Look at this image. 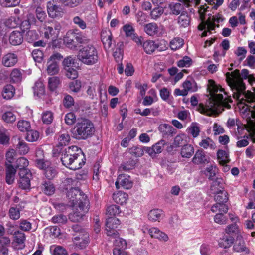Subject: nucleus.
I'll return each instance as SVG.
<instances>
[{
  "mask_svg": "<svg viewBox=\"0 0 255 255\" xmlns=\"http://www.w3.org/2000/svg\"><path fill=\"white\" fill-rule=\"evenodd\" d=\"M63 59V56L59 53H53L49 58L47 61V72L49 75H53L59 72L58 63Z\"/></svg>",
  "mask_w": 255,
  "mask_h": 255,
  "instance_id": "nucleus-8",
  "label": "nucleus"
},
{
  "mask_svg": "<svg viewBox=\"0 0 255 255\" xmlns=\"http://www.w3.org/2000/svg\"><path fill=\"white\" fill-rule=\"evenodd\" d=\"M142 46L144 52L147 54H152L158 48V45L155 41L151 40H147L143 41V38L141 36V44H137Z\"/></svg>",
  "mask_w": 255,
  "mask_h": 255,
  "instance_id": "nucleus-19",
  "label": "nucleus"
},
{
  "mask_svg": "<svg viewBox=\"0 0 255 255\" xmlns=\"http://www.w3.org/2000/svg\"><path fill=\"white\" fill-rule=\"evenodd\" d=\"M77 57L82 63L88 66L96 64L99 60L98 51L92 45H88L81 48Z\"/></svg>",
  "mask_w": 255,
  "mask_h": 255,
  "instance_id": "nucleus-6",
  "label": "nucleus"
},
{
  "mask_svg": "<svg viewBox=\"0 0 255 255\" xmlns=\"http://www.w3.org/2000/svg\"><path fill=\"white\" fill-rule=\"evenodd\" d=\"M158 130L164 138L172 136L177 132L176 129L172 126L167 124H160L158 127Z\"/></svg>",
  "mask_w": 255,
  "mask_h": 255,
  "instance_id": "nucleus-16",
  "label": "nucleus"
},
{
  "mask_svg": "<svg viewBox=\"0 0 255 255\" xmlns=\"http://www.w3.org/2000/svg\"><path fill=\"white\" fill-rule=\"evenodd\" d=\"M18 61V57L13 53H8L2 58V64L7 67L14 66Z\"/></svg>",
  "mask_w": 255,
  "mask_h": 255,
  "instance_id": "nucleus-21",
  "label": "nucleus"
},
{
  "mask_svg": "<svg viewBox=\"0 0 255 255\" xmlns=\"http://www.w3.org/2000/svg\"><path fill=\"white\" fill-rule=\"evenodd\" d=\"M233 249L236 252H249V250L246 247L245 242L242 239H239L236 241Z\"/></svg>",
  "mask_w": 255,
  "mask_h": 255,
  "instance_id": "nucleus-40",
  "label": "nucleus"
},
{
  "mask_svg": "<svg viewBox=\"0 0 255 255\" xmlns=\"http://www.w3.org/2000/svg\"><path fill=\"white\" fill-rule=\"evenodd\" d=\"M53 114L50 111H44L41 115L42 121L45 124H51L53 120Z\"/></svg>",
  "mask_w": 255,
  "mask_h": 255,
  "instance_id": "nucleus-48",
  "label": "nucleus"
},
{
  "mask_svg": "<svg viewBox=\"0 0 255 255\" xmlns=\"http://www.w3.org/2000/svg\"><path fill=\"white\" fill-rule=\"evenodd\" d=\"M21 20L17 16H12L6 19L4 24L8 28H14L18 26Z\"/></svg>",
  "mask_w": 255,
  "mask_h": 255,
  "instance_id": "nucleus-34",
  "label": "nucleus"
},
{
  "mask_svg": "<svg viewBox=\"0 0 255 255\" xmlns=\"http://www.w3.org/2000/svg\"><path fill=\"white\" fill-rule=\"evenodd\" d=\"M225 232L228 234L239 235L241 233V230L237 224H232L226 227Z\"/></svg>",
  "mask_w": 255,
  "mask_h": 255,
  "instance_id": "nucleus-45",
  "label": "nucleus"
},
{
  "mask_svg": "<svg viewBox=\"0 0 255 255\" xmlns=\"http://www.w3.org/2000/svg\"><path fill=\"white\" fill-rule=\"evenodd\" d=\"M72 21L75 25H77L82 30H84L87 28L86 22L78 16L74 17L72 19Z\"/></svg>",
  "mask_w": 255,
  "mask_h": 255,
  "instance_id": "nucleus-62",
  "label": "nucleus"
},
{
  "mask_svg": "<svg viewBox=\"0 0 255 255\" xmlns=\"http://www.w3.org/2000/svg\"><path fill=\"white\" fill-rule=\"evenodd\" d=\"M164 12V9L162 6L155 7L150 12V16L154 20L157 19Z\"/></svg>",
  "mask_w": 255,
  "mask_h": 255,
  "instance_id": "nucleus-63",
  "label": "nucleus"
},
{
  "mask_svg": "<svg viewBox=\"0 0 255 255\" xmlns=\"http://www.w3.org/2000/svg\"><path fill=\"white\" fill-rule=\"evenodd\" d=\"M20 207L18 206L10 207L8 211L9 218L13 220L19 219L20 217Z\"/></svg>",
  "mask_w": 255,
  "mask_h": 255,
  "instance_id": "nucleus-44",
  "label": "nucleus"
},
{
  "mask_svg": "<svg viewBox=\"0 0 255 255\" xmlns=\"http://www.w3.org/2000/svg\"><path fill=\"white\" fill-rule=\"evenodd\" d=\"M41 190L47 195H52L55 190V188L53 184L49 181H44L42 183Z\"/></svg>",
  "mask_w": 255,
  "mask_h": 255,
  "instance_id": "nucleus-36",
  "label": "nucleus"
},
{
  "mask_svg": "<svg viewBox=\"0 0 255 255\" xmlns=\"http://www.w3.org/2000/svg\"><path fill=\"white\" fill-rule=\"evenodd\" d=\"M112 237H113L115 239L114 241V244L116 247L119 248L120 249H124L126 248L127 243L126 240L123 238H120L118 235V233L116 236L113 235Z\"/></svg>",
  "mask_w": 255,
  "mask_h": 255,
  "instance_id": "nucleus-54",
  "label": "nucleus"
},
{
  "mask_svg": "<svg viewBox=\"0 0 255 255\" xmlns=\"http://www.w3.org/2000/svg\"><path fill=\"white\" fill-rule=\"evenodd\" d=\"M34 93L38 97H40L43 95L44 93V87L43 84L40 82H37L35 84V86L33 87Z\"/></svg>",
  "mask_w": 255,
  "mask_h": 255,
  "instance_id": "nucleus-60",
  "label": "nucleus"
},
{
  "mask_svg": "<svg viewBox=\"0 0 255 255\" xmlns=\"http://www.w3.org/2000/svg\"><path fill=\"white\" fill-rule=\"evenodd\" d=\"M164 216V212L161 209H153L148 214V219L152 222H160Z\"/></svg>",
  "mask_w": 255,
  "mask_h": 255,
  "instance_id": "nucleus-26",
  "label": "nucleus"
},
{
  "mask_svg": "<svg viewBox=\"0 0 255 255\" xmlns=\"http://www.w3.org/2000/svg\"><path fill=\"white\" fill-rule=\"evenodd\" d=\"M194 153V148L193 146L189 144L185 145L181 149L180 154L184 158L191 157Z\"/></svg>",
  "mask_w": 255,
  "mask_h": 255,
  "instance_id": "nucleus-38",
  "label": "nucleus"
},
{
  "mask_svg": "<svg viewBox=\"0 0 255 255\" xmlns=\"http://www.w3.org/2000/svg\"><path fill=\"white\" fill-rule=\"evenodd\" d=\"M144 31L149 36H154L159 32V28L156 23L151 22L145 25Z\"/></svg>",
  "mask_w": 255,
  "mask_h": 255,
  "instance_id": "nucleus-31",
  "label": "nucleus"
},
{
  "mask_svg": "<svg viewBox=\"0 0 255 255\" xmlns=\"http://www.w3.org/2000/svg\"><path fill=\"white\" fill-rule=\"evenodd\" d=\"M115 185L117 189L120 188V185L124 188L129 189L132 187L133 182L128 175L123 174L118 176Z\"/></svg>",
  "mask_w": 255,
  "mask_h": 255,
  "instance_id": "nucleus-12",
  "label": "nucleus"
},
{
  "mask_svg": "<svg viewBox=\"0 0 255 255\" xmlns=\"http://www.w3.org/2000/svg\"><path fill=\"white\" fill-rule=\"evenodd\" d=\"M190 22V18L187 13H182L178 17V23L182 26L187 27Z\"/></svg>",
  "mask_w": 255,
  "mask_h": 255,
  "instance_id": "nucleus-64",
  "label": "nucleus"
},
{
  "mask_svg": "<svg viewBox=\"0 0 255 255\" xmlns=\"http://www.w3.org/2000/svg\"><path fill=\"white\" fill-rule=\"evenodd\" d=\"M217 168L216 165L211 164L207 167L204 170V174L208 177L209 180H213V178L215 176Z\"/></svg>",
  "mask_w": 255,
  "mask_h": 255,
  "instance_id": "nucleus-42",
  "label": "nucleus"
},
{
  "mask_svg": "<svg viewBox=\"0 0 255 255\" xmlns=\"http://www.w3.org/2000/svg\"><path fill=\"white\" fill-rule=\"evenodd\" d=\"M165 144V141L161 139L154 144L151 147H144L145 152L147 153L150 156L155 157L157 154L162 152Z\"/></svg>",
  "mask_w": 255,
  "mask_h": 255,
  "instance_id": "nucleus-13",
  "label": "nucleus"
},
{
  "mask_svg": "<svg viewBox=\"0 0 255 255\" xmlns=\"http://www.w3.org/2000/svg\"><path fill=\"white\" fill-rule=\"evenodd\" d=\"M234 238L232 237H223L219 242V246L225 249L230 247L233 243Z\"/></svg>",
  "mask_w": 255,
  "mask_h": 255,
  "instance_id": "nucleus-51",
  "label": "nucleus"
},
{
  "mask_svg": "<svg viewBox=\"0 0 255 255\" xmlns=\"http://www.w3.org/2000/svg\"><path fill=\"white\" fill-rule=\"evenodd\" d=\"M123 30L125 32L126 36L130 37L136 44H141V36L139 37L134 33V29L132 25L127 23L123 27Z\"/></svg>",
  "mask_w": 255,
  "mask_h": 255,
  "instance_id": "nucleus-17",
  "label": "nucleus"
},
{
  "mask_svg": "<svg viewBox=\"0 0 255 255\" xmlns=\"http://www.w3.org/2000/svg\"><path fill=\"white\" fill-rule=\"evenodd\" d=\"M39 137V134L37 131L30 130L27 131L26 139L29 142H34L37 141Z\"/></svg>",
  "mask_w": 255,
  "mask_h": 255,
  "instance_id": "nucleus-56",
  "label": "nucleus"
},
{
  "mask_svg": "<svg viewBox=\"0 0 255 255\" xmlns=\"http://www.w3.org/2000/svg\"><path fill=\"white\" fill-rule=\"evenodd\" d=\"M239 75L238 71H236L229 78H232L229 80V83L232 88L233 97L239 101L241 112L246 117H252L255 120V96L251 92H246L245 84L239 81Z\"/></svg>",
  "mask_w": 255,
  "mask_h": 255,
  "instance_id": "nucleus-1",
  "label": "nucleus"
},
{
  "mask_svg": "<svg viewBox=\"0 0 255 255\" xmlns=\"http://www.w3.org/2000/svg\"><path fill=\"white\" fill-rule=\"evenodd\" d=\"M61 29L60 24L56 22L45 24L43 31L44 37L53 41L56 40L59 36Z\"/></svg>",
  "mask_w": 255,
  "mask_h": 255,
  "instance_id": "nucleus-7",
  "label": "nucleus"
},
{
  "mask_svg": "<svg viewBox=\"0 0 255 255\" xmlns=\"http://www.w3.org/2000/svg\"><path fill=\"white\" fill-rule=\"evenodd\" d=\"M236 71H238V73H239V80L240 79V80L242 81V82L245 84V83L243 82V79H247L249 77V75H250L249 74V71L248 70L246 69H242L241 70V72L240 73V71L239 70H238V69H236L235 70L233 71H232L231 72H227L226 74V81H227V82L228 84V85L229 86L231 91H232V88L230 85V83H229V80H232V78H229L231 76V75L232 76V73H234V72H235Z\"/></svg>",
  "mask_w": 255,
  "mask_h": 255,
  "instance_id": "nucleus-22",
  "label": "nucleus"
},
{
  "mask_svg": "<svg viewBox=\"0 0 255 255\" xmlns=\"http://www.w3.org/2000/svg\"><path fill=\"white\" fill-rule=\"evenodd\" d=\"M47 10L49 16L53 18L61 17L64 14L63 10L60 6L51 2L47 3Z\"/></svg>",
  "mask_w": 255,
  "mask_h": 255,
  "instance_id": "nucleus-14",
  "label": "nucleus"
},
{
  "mask_svg": "<svg viewBox=\"0 0 255 255\" xmlns=\"http://www.w3.org/2000/svg\"><path fill=\"white\" fill-rule=\"evenodd\" d=\"M148 233L152 238L158 239L160 241H167L168 240V236L157 228H151L149 229Z\"/></svg>",
  "mask_w": 255,
  "mask_h": 255,
  "instance_id": "nucleus-25",
  "label": "nucleus"
},
{
  "mask_svg": "<svg viewBox=\"0 0 255 255\" xmlns=\"http://www.w3.org/2000/svg\"><path fill=\"white\" fill-rule=\"evenodd\" d=\"M50 250L53 255H68L67 250L60 246L53 245L50 247Z\"/></svg>",
  "mask_w": 255,
  "mask_h": 255,
  "instance_id": "nucleus-41",
  "label": "nucleus"
},
{
  "mask_svg": "<svg viewBox=\"0 0 255 255\" xmlns=\"http://www.w3.org/2000/svg\"><path fill=\"white\" fill-rule=\"evenodd\" d=\"M13 140L15 149L20 154L25 155L28 152L29 148L24 140L19 138H14Z\"/></svg>",
  "mask_w": 255,
  "mask_h": 255,
  "instance_id": "nucleus-23",
  "label": "nucleus"
},
{
  "mask_svg": "<svg viewBox=\"0 0 255 255\" xmlns=\"http://www.w3.org/2000/svg\"><path fill=\"white\" fill-rule=\"evenodd\" d=\"M210 160V157L205 154L204 151L202 150H198L196 151L193 158H192V162L195 164L199 165L208 163Z\"/></svg>",
  "mask_w": 255,
  "mask_h": 255,
  "instance_id": "nucleus-20",
  "label": "nucleus"
},
{
  "mask_svg": "<svg viewBox=\"0 0 255 255\" xmlns=\"http://www.w3.org/2000/svg\"><path fill=\"white\" fill-rule=\"evenodd\" d=\"M53 155L60 157L64 166L74 170L81 168L86 161L84 154L77 146H72L63 150L55 148L53 150Z\"/></svg>",
  "mask_w": 255,
  "mask_h": 255,
  "instance_id": "nucleus-3",
  "label": "nucleus"
},
{
  "mask_svg": "<svg viewBox=\"0 0 255 255\" xmlns=\"http://www.w3.org/2000/svg\"><path fill=\"white\" fill-rule=\"evenodd\" d=\"M199 145L200 147L205 149H210L214 150L216 147L215 142L209 137L202 139L199 143Z\"/></svg>",
  "mask_w": 255,
  "mask_h": 255,
  "instance_id": "nucleus-35",
  "label": "nucleus"
},
{
  "mask_svg": "<svg viewBox=\"0 0 255 255\" xmlns=\"http://www.w3.org/2000/svg\"><path fill=\"white\" fill-rule=\"evenodd\" d=\"M6 165V182L8 184H11L14 181L16 171L11 165L7 163Z\"/></svg>",
  "mask_w": 255,
  "mask_h": 255,
  "instance_id": "nucleus-29",
  "label": "nucleus"
},
{
  "mask_svg": "<svg viewBox=\"0 0 255 255\" xmlns=\"http://www.w3.org/2000/svg\"><path fill=\"white\" fill-rule=\"evenodd\" d=\"M228 210L227 206L223 203H217L213 205L211 208V211L213 212H220L227 213Z\"/></svg>",
  "mask_w": 255,
  "mask_h": 255,
  "instance_id": "nucleus-55",
  "label": "nucleus"
},
{
  "mask_svg": "<svg viewBox=\"0 0 255 255\" xmlns=\"http://www.w3.org/2000/svg\"><path fill=\"white\" fill-rule=\"evenodd\" d=\"M9 140V137L7 131L3 128H0V144H6Z\"/></svg>",
  "mask_w": 255,
  "mask_h": 255,
  "instance_id": "nucleus-58",
  "label": "nucleus"
},
{
  "mask_svg": "<svg viewBox=\"0 0 255 255\" xmlns=\"http://www.w3.org/2000/svg\"><path fill=\"white\" fill-rule=\"evenodd\" d=\"M82 235H75L73 241L77 247L80 249L85 248L89 242V234L86 232H82Z\"/></svg>",
  "mask_w": 255,
  "mask_h": 255,
  "instance_id": "nucleus-18",
  "label": "nucleus"
},
{
  "mask_svg": "<svg viewBox=\"0 0 255 255\" xmlns=\"http://www.w3.org/2000/svg\"><path fill=\"white\" fill-rule=\"evenodd\" d=\"M113 198L116 203L122 205L126 202L128 195L125 192L118 191L113 194Z\"/></svg>",
  "mask_w": 255,
  "mask_h": 255,
  "instance_id": "nucleus-33",
  "label": "nucleus"
},
{
  "mask_svg": "<svg viewBox=\"0 0 255 255\" xmlns=\"http://www.w3.org/2000/svg\"><path fill=\"white\" fill-rule=\"evenodd\" d=\"M182 87L188 92H195L198 89L197 83L194 80L189 78L186 79L182 84Z\"/></svg>",
  "mask_w": 255,
  "mask_h": 255,
  "instance_id": "nucleus-28",
  "label": "nucleus"
},
{
  "mask_svg": "<svg viewBox=\"0 0 255 255\" xmlns=\"http://www.w3.org/2000/svg\"><path fill=\"white\" fill-rule=\"evenodd\" d=\"M208 90L214 103H211L210 107L208 106L207 108H204L203 109L204 113H206L205 111V110L209 109L212 111H213V107L216 104L228 109L230 108L229 103L231 102V97L228 96L224 89L217 85L213 80H209Z\"/></svg>",
  "mask_w": 255,
  "mask_h": 255,
  "instance_id": "nucleus-4",
  "label": "nucleus"
},
{
  "mask_svg": "<svg viewBox=\"0 0 255 255\" xmlns=\"http://www.w3.org/2000/svg\"><path fill=\"white\" fill-rule=\"evenodd\" d=\"M10 78L11 81L13 83H18L21 81L22 74L21 72L18 69H14L12 70Z\"/></svg>",
  "mask_w": 255,
  "mask_h": 255,
  "instance_id": "nucleus-53",
  "label": "nucleus"
},
{
  "mask_svg": "<svg viewBox=\"0 0 255 255\" xmlns=\"http://www.w3.org/2000/svg\"><path fill=\"white\" fill-rule=\"evenodd\" d=\"M2 120L7 123H13L16 119V115L12 111H5L2 115Z\"/></svg>",
  "mask_w": 255,
  "mask_h": 255,
  "instance_id": "nucleus-43",
  "label": "nucleus"
},
{
  "mask_svg": "<svg viewBox=\"0 0 255 255\" xmlns=\"http://www.w3.org/2000/svg\"><path fill=\"white\" fill-rule=\"evenodd\" d=\"M119 207L115 205L108 206L106 209V215L108 218L113 217L120 213Z\"/></svg>",
  "mask_w": 255,
  "mask_h": 255,
  "instance_id": "nucleus-50",
  "label": "nucleus"
},
{
  "mask_svg": "<svg viewBox=\"0 0 255 255\" xmlns=\"http://www.w3.org/2000/svg\"><path fill=\"white\" fill-rule=\"evenodd\" d=\"M21 0H0V4L3 7H11L18 5Z\"/></svg>",
  "mask_w": 255,
  "mask_h": 255,
  "instance_id": "nucleus-57",
  "label": "nucleus"
},
{
  "mask_svg": "<svg viewBox=\"0 0 255 255\" xmlns=\"http://www.w3.org/2000/svg\"><path fill=\"white\" fill-rule=\"evenodd\" d=\"M68 204L59 203L56 208L61 210L68 207H72L73 213L69 215V219L73 222H79L89 209V201L87 196L78 188L71 187L66 193Z\"/></svg>",
  "mask_w": 255,
  "mask_h": 255,
  "instance_id": "nucleus-2",
  "label": "nucleus"
},
{
  "mask_svg": "<svg viewBox=\"0 0 255 255\" xmlns=\"http://www.w3.org/2000/svg\"><path fill=\"white\" fill-rule=\"evenodd\" d=\"M101 37L104 47L108 48L111 47L113 42L111 32L108 30H103Z\"/></svg>",
  "mask_w": 255,
  "mask_h": 255,
  "instance_id": "nucleus-27",
  "label": "nucleus"
},
{
  "mask_svg": "<svg viewBox=\"0 0 255 255\" xmlns=\"http://www.w3.org/2000/svg\"><path fill=\"white\" fill-rule=\"evenodd\" d=\"M128 152L131 155L135 157H141L145 151L144 147L142 148L139 146H133L128 149Z\"/></svg>",
  "mask_w": 255,
  "mask_h": 255,
  "instance_id": "nucleus-47",
  "label": "nucleus"
},
{
  "mask_svg": "<svg viewBox=\"0 0 255 255\" xmlns=\"http://www.w3.org/2000/svg\"><path fill=\"white\" fill-rule=\"evenodd\" d=\"M228 193L224 190L220 191L215 196V200L217 203H223L228 201Z\"/></svg>",
  "mask_w": 255,
  "mask_h": 255,
  "instance_id": "nucleus-49",
  "label": "nucleus"
},
{
  "mask_svg": "<svg viewBox=\"0 0 255 255\" xmlns=\"http://www.w3.org/2000/svg\"><path fill=\"white\" fill-rule=\"evenodd\" d=\"M14 94L15 88L10 84L5 85L1 92L2 97L6 100L11 99L14 96Z\"/></svg>",
  "mask_w": 255,
  "mask_h": 255,
  "instance_id": "nucleus-30",
  "label": "nucleus"
},
{
  "mask_svg": "<svg viewBox=\"0 0 255 255\" xmlns=\"http://www.w3.org/2000/svg\"><path fill=\"white\" fill-rule=\"evenodd\" d=\"M217 159L220 164L224 165L229 162V153L227 151L219 150L217 152Z\"/></svg>",
  "mask_w": 255,
  "mask_h": 255,
  "instance_id": "nucleus-32",
  "label": "nucleus"
},
{
  "mask_svg": "<svg viewBox=\"0 0 255 255\" xmlns=\"http://www.w3.org/2000/svg\"><path fill=\"white\" fill-rule=\"evenodd\" d=\"M70 140V137L68 133L59 135L57 138L58 145L59 146L67 145Z\"/></svg>",
  "mask_w": 255,
  "mask_h": 255,
  "instance_id": "nucleus-52",
  "label": "nucleus"
},
{
  "mask_svg": "<svg viewBox=\"0 0 255 255\" xmlns=\"http://www.w3.org/2000/svg\"><path fill=\"white\" fill-rule=\"evenodd\" d=\"M14 240L12 243V247L16 250H21L25 247V235L24 233L17 231L13 234Z\"/></svg>",
  "mask_w": 255,
  "mask_h": 255,
  "instance_id": "nucleus-11",
  "label": "nucleus"
},
{
  "mask_svg": "<svg viewBox=\"0 0 255 255\" xmlns=\"http://www.w3.org/2000/svg\"><path fill=\"white\" fill-rule=\"evenodd\" d=\"M95 132L93 123L88 119H78L72 133L73 137L77 140H85L91 137Z\"/></svg>",
  "mask_w": 255,
  "mask_h": 255,
  "instance_id": "nucleus-5",
  "label": "nucleus"
},
{
  "mask_svg": "<svg viewBox=\"0 0 255 255\" xmlns=\"http://www.w3.org/2000/svg\"><path fill=\"white\" fill-rule=\"evenodd\" d=\"M75 31L69 30L64 37L63 41L65 45L71 49H75L77 48V42L75 39Z\"/></svg>",
  "mask_w": 255,
  "mask_h": 255,
  "instance_id": "nucleus-15",
  "label": "nucleus"
},
{
  "mask_svg": "<svg viewBox=\"0 0 255 255\" xmlns=\"http://www.w3.org/2000/svg\"><path fill=\"white\" fill-rule=\"evenodd\" d=\"M184 44V40L179 37H176L173 39L170 43V47L171 49L176 50L181 47Z\"/></svg>",
  "mask_w": 255,
  "mask_h": 255,
  "instance_id": "nucleus-46",
  "label": "nucleus"
},
{
  "mask_svg": "<svg viewBox=\"0 0 255 255\" xmlns=\"http://www.w3.org/2000/svg\"><path fill=\"white\" fill-rule=\"evenodd\" d=\"M35 164L38 168L44 171L50 165H51V163L49 161L41 158L36 159L35 160Z\"/></svg>",
  "mask_w": 255,
  "mask_h": 255,
  "instance_id": "nucleus-61",
  "label": "nucleus"
},
{
  "mask_svg": "<svg viewBox=\"0 0 255 255\" xmlns=\"http://www.w3.org/2000/svg\"><path fill=\"white\" fill-rule=\"evenodd\" d=\"M28 164V160L24 157H20L16 160V167L19 169L20 171L22 170H28L26 167Z\"/></svg>",
  "mask_w": 255,
  "mask_h": 255,
  "instance_id": "nucleus-59",
  "label": "nucleus"
},
{
  "mask_svg": "<svg viewBox=\"0 0 255 255\" xmlns=\"http://www.w3.org/2000/svg\"><path fill=\"white\" fill-rule=\"evenodd\" d=\"M120 224L119 220L116 217H109L107 218L106 223V234L108 236H112L113 235H117V231L115 229L118 227Z\"/></svg>",
  "mask_w": 255,
  "mask_h": 255,
  "instance_id": "nucleus-10",
  "label": "nucleus"
},
{
  "mask_svg": "<svg viewBox=\"0 0 255 255\" xmlns=\"http://www.w3.org/2000/svg\"><path fill=\"white\" fill-rule=\"evenodd\" d=\"M19 187L22 189H29L30 188V180L32 179V174L29 170H22L19 172Z\"/></svg>",
  "mask_w": 255,
  "mask_h": 255,
  "instance_id": "nucleus-9",
  "label": "nucleus"
},
{
  "mask_svg": "<svg viewBox=\"0 0 255 255\" xmlns=\"http://www.w3.org/2000/svg\"><path fill=\"white\" fill-rule=\"evenodd\" d=\"M23 40L22 34L18 31H13L12 32L9 37L10 43L14 46L21 44Z\"/></svg>",
  "mask_w": 255,
  "mask_h": 255,
  "instance_id": "nucleus-24",
  "label": "nucleus"
},
{
  "mask_svg": "<svg viewBox=\"0 0 255 255\" xmlns=\"http://www.w3.org/2000/svg\"><path fill=\"white\" fill-rule=\"evenodd\" d=\"M223 18L221 14H218L215 16H213L212 19H208L207 20V28L210 30H214L215 23H219L223 21Z\"/></svg>",
  "mask_w": 255,
  "mask_h": 255,
  "instance_id": "nucleus-39",
  "label": "nucleus"
},
{
  "mask_svg": "<svg viewBox=\"0 0 255 255\" xmlns=\"http://www.w3.org/2000/svg\"><path fill=\"white\" fill-rule=\"evenodd\" d=\"M187 131L193 138L197 137L200 132V128L199 124L197 123H192L187 129Z\"/></svg>",
  "mask_w": 255,
  "mask_h": 255,
  "instance_id": "nucleus-37",
  "label": "nucleus"
}]
</instances>
